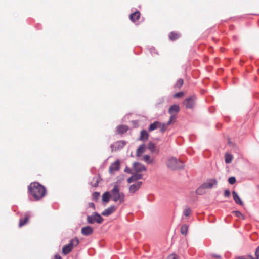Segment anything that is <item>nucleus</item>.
<instances>
[{
	"label": "nucleus",
	"instance_id": "f03ea898",
	"mask_svg": "<svg viewBox=\"0 0 259 259\" xmlns=\"http://www.w3.org/2000/svg\"><path fill=\"white\" fill-rule=\"evenodd\" d=\"M166 164L168 168L174 170L181 169L184 167L183 162L174 157L168 158Z\"/></svg>",
	"mask_w": 259,
	"mask_h": 259
},
{
	"label": "nucleus",
	"instance_id": "423d86ee",
	"mask_svg": "<svg viewBox=\"0 0 259 259\" xmlns=\"http://www.w3.org/2000/svg\"><path fill=\"white\" fill-rule=\"evenodd\" d=\"M218 182L214 179H209L207 180L205 183H204L202 185V188H204L205 189H211L217 185Z\"/></svg>",
	"mask_w": 259,
	"mask_h": 259
},
{
	"label": "nucleus",
	"instance_id": "ea45409f",
	"mask_svg": "<svg viewBox=\"0 0 259 259\" xmlns=\"http://www.w3.org/2000/svg\"><path fill=\"white\" fill-rule=\"evenodd\" d=\"M230 195V192L228 190H226L224 192V196L225 197H229Z\"/></svg>",
	"mask_w": 259,
	"mask_h": 259
},
{
	"label": "nucleus",
	"instance_id": "6ab92c4d",
	"mask_svg": "<svg viewBox=\"0 0 259 259\" xmlns=\"http://www.w3.org/2000/svg\"><path fill=\"white\" fill-rule=\"evenodd\" d=\"M111 197V192L107 191L103 193L102 195V201L104 202L108 203L110 200V198Z\"/></svg>",
	"mask_w": 259,
	"mask_h": 259
},
{
	"label": "nucleus",
	"instance_id": "4c0bfd02",
	"mask_svg": "<svg viewBox=\"0 0 259 259\" xmlns=\"http://www.w3.org/2000/svg\"><path fill=\"white\" fill-rule=\"evenodd\" d=\"M184 95V93L183 92H178V93H176L174 96L175 98H180V97H181L183 96Z\"/></svg>",
	"mask_w": 259,
	"mask_h": 259
},
{
	"label": "nucleus",
	"instance_id": "f257e3e1",
	"mask_svg": "<svg viewBox=\"0 0 259 259\" xmlns=\"http://www.w3.org/2000/svg\"><path fill=\"white\" fill-rule=\"evenodd\" d=\"M28 190L36 200L41 199L46 193L45 188L37 182L31 183L28 187Z\"/></svg>",
	"mask_w": 259,
	"mask_h": 259
},
{
	"label": "nucleus",
	"instance_id": "39448f33",
	"mask_svg": "<svg viewBox=\"0 0 259 259\" xmlns=\"http://www.w3.org/2000/svg\"><path fill=\"white\" fill-rule=\"evenodd\" d=\"M103 220L101 215L96 212H93L92 215H88L87 217V221L89 224H94L95 222L101 224Z\"/></svg>",
	"mask_w": 259,
	"mask_h": 259
},
{
	"label": "nucleus",
	"instance_id": "f704fd0d",
	"mask_svg": "<svg viewBox=\"0 0 259 259\" xmlns=\"http://www.w3.org/2000/svg\"><path fill=\"white\" fill-rule=\"evenodd\" d=\"M234 213L236 217H237L238 218L241 217L243 219H244L243 215L240 211H234Z\"/></svg>",
	"mask_w": 259,
	"mask_h": 259
},
{
	"label": "nucleus",
	"instance_id": "dca6fc26",
	"mask_svg": "<svg viewBox=\"0 0 259 259\" xmlns=\"http://www.w3.org/2000/svg\"><path fill=\"white\" fill-rule=\"evenodd\" d=\"M30 215L28 213H26L25 214V218L24 219L21 218L19 220V226L20 227L23 226L25 225L28 221Z\"/></svg>",
	"mask_w": 259,
	"mask_h": 259
},
{
	"label": "nucleus",
	"instance_id": "b1692460",
	"mask_svg": "<svg viewBox=\"0 0 259 259\" xmlns=\"http://www.w3.org/2000/svg\"><path fill=\"white\" fill-rule=\"evenodd\" d=\"M160 124V122L158 121H155L153 123L151 124L149 126V131L151 132L154 130L158 128V126Z\"/></svg>",
	"mask_w": 259,
	"mask_h": 259
},
{
	"label": "nucleus",
	"instance_id": "c756f323",
	"mask_svg": "<svg viewBox=\"0 0 259 259\" xmlns=\"http://www.w3.org/2000/svg\"><path fill=\"white\" fill-rule=\"evenodd\" d=\"M99 183L98 178L94 177L93 179V181L91 182V185L94 187H97Z\"/></svg>",
	"mask_w": 259,
	"mask_h": 259
},
{
	"label": "nucleus",
	"instance_id": "a211bd4d",
	"mask_svg": "<svg viewBox=\"0 0 259 259\" xmlns=\"http://www.w3.org/2000/svg\"><path fill=\"white\" fill-rule=\"evenodd\" d=\"M180 108L177 105H174L171 106L168 110L169 114L172 115L174 113H178L179 111Z\"/></svg>",
	"mask_w": 259,
	"mask_h": 259
},
{
	"label": "nucleus",
	"instance_id": "72a5a7b5",
	"mask_svg": "<svg viewBox=\"0 0 259 259\" xmlns=\"http://www.w3.org/2000/svg\"><path fill=\"white\" fill-rule=\"evenodd\" d=\"M228 182L230 184L232 185L235 183L236 179L234 177H231L229 178Z\"/></svg>",
	"mask_w": 259,
	"mask_h": 259
},
{
	"label": "nucleus",
	"instance_id": "9d476101",
	"mask_svg": "<svg viewBox=\"0 0 259 259\" xmlns=\"http://www.w3.org/2000/svg\"><path fill=\"white\" fill-rule=\"evenodd\" d=\"M93 228L90 226L83 227L81 229V233L84 236L90 235L93 234Z\"/></svg>",
	"mask_w": 259,
	"mask_h": 259
},
{
	"label": "nucleus",
	"instance_id": "bb28decb",
	"mask_svg": "<svg viewBox=\"0 0 259 259\" xmlns=\"http://www.w3.org/2000/svg\"><path fill=\"white\" fill-rule=\"evenodd\" d=\"M188 226L187 225H186V224L183 225L181 226V233L185 235H187V232H188Z\"/></svg>",
	"mask_w": 259,
	"mask_h": 259
},
{
	"label": "nucleus",
	"instance_id": "5701e85b",
	"mask_svg": "<svg viewBox=\"0 0 259 259\" xmlns=\"http://www.w3.org/2000/svg\"><path fill=\"white\" fill-rule=\"evenodd\" d=\"M140 14L139 12L137 11L135 13H133L130 15V19L134 22L136 20H138L139 18L140 17Z\"/></svg>",
	"mask_w": 259,
	"mask_h": 259
},
{
	"label": "nucleus",
	"instance_id": "a878e982",
	"mask_svg": "<svg viewBox=\"0 0 259 259\" xmlns=\"http://www.w3.org/2000/svg\"><path fill=\"white\" fill-rule=\"evenodd\" d=\"M180 37V35L178 33L174 32H171L169 35V38L171 40H175Z\"/></svg>",
	"mask_w": 259,
	"mask_h": 259
},
{
	"label": "nucleus",
	"instance_id": "6e6552de",
	"mask_svg": "<svg viewBox=\"0 0 259 259\" xmlns=\"http://www.w3.org/2000/svg\"><path fill=\"white\" fill-rule=\"evenodd\" d=\"M126 142L125 141H119L111 145L112 150H118L122 148L126 145Z\"/></svg>",
	"mask_w": 259,
	"mask_h": 259
},
{
	"label": "nucleus",
	"instance_id": "ddd939ff",
	"mask_svg": "<svg viewBox=\"0 0 259 259\" xmlns=\"http://www.w3.org/2000/svg\"><path fill=\"white\" fill-rule=\"evenodd\" d=\"M142 175L141 174L135 172V173L133 174L132 176L127 179V181L128 183H131L134 181L140 180L142 179Z\"/></svg>",
	"mask_w": 259,
	"mask_h": 259
},
{
	"label": "nucleus",
	"instance_id": "c9c22d12",
	"mask_svg": "<svg viewBox=\"0 0 259 259\" xmlns=\"http://www.w3.org/2000/svg\"><path fill=\"white\" fill-rule=\"evenodd\" d=\"M204 189H205L204 188H202V185H201L199 188H198L196 190V192L197 194L201 195L203 193L202 190Z\"/></svg>",
	"mask_w": 259,
	"mask_h": 259
},
{
	"label": "nucleus",
	"instance_id": "de8ad7c7",
	"mask_svg": "<svg viewBox=\"0 0 259 259\" xmlns=\"http://www.w3.org/2000/svg\"><path fill=\"white\" fill-rule=\"evenodd\" d=\"M258 187H259V186H258Z\"/></svg>",
	"mask_w": 259,
	"mask_h": 259
},
{
	"label": "nucleus",
	"instance_id": "37998d69",
	"mask_svg": "<svg viewBox=\"0 0 259 259\" xmlns=\"http://www.w3.org/2000/svg\"><path fill=\"white\" fill-rule=\"evenodd\" d=\"M149 51H150V53H151L152 54H153L154 53H155V49L153 48H150ZM155 53H157L155 52Z\"/></svg>",
	"mask_w": 259,
	"mask_h": 259
},
{
	"label": "nucleus",
	"instance_id": "a18cd8bd",
	"mask_svg": "<svg viewBox=\"0 0 259 259\" xmlns=\"http://www.w3.org/2000/svg\"><path fill=\"white\" fill-rule=\"evenodd\" d=\"M212 256H214L215 258H219L221 257V256L220 255H214V254H213V255H212Z\"/></svg>",
	"mask_w": 259,
	"mask_h": 259
},
{
	"label": "nucleus",
	"instance_id": "cd10ccee",
	"mask_svg": "<svg viewBox=\"0 0 259 259\" xmlns=\"http://www.w3.org/2000/svg\"><path fill=\"white\" fill-rule=\"evenodd\" d=\"M233 159V156L231 154L227 153L225 155V162L226 163H230Z\"/></svg>",
	"mask_w": 259,
	"mask_h": 259
},
{
	"label": "nucleus",
	"instance_id": "c03bdc74",
	"mask_svg": "<svg viewBox=\"0 0 259 259\" xmlns=\"http://www.w3.org/2000/svg\"><path fill=\"white\" fill-rule=\"evenodd\" d=\"M89 206L90 207L93 208L94 209H95V204L94 203H90L89 204Z\"/></svg>",
	"mask_w": 259,
	"mask_h": 259
},
{
	"label": "nucleus",
	"instance_id": "49530a36",
	"mask_svg": "<svg viewBox=\"0 0 259 259\" xmlns=\"http://www.w3.org/2000/svg\"><path fill=\"white\" fill-rule=\"evenodd\" d=\"M237 259H248V258H246L244 256H239L237 257Z\"/></svg>",
	"mask_w": 259,
	"mask_h": 259
},
{
	"label": "nucleus",
	"instance_id": "4be33fe9",
	"mask_svg": "<svg viewBox=\"0 0 259 259\" xmlns=\"http://www.w3.org/2000/svg\"><path fill=\"white\" fill-rule=\"evenodd\" d=\"M148 137L149 134L148 132L145 130H142L141 132V136L139 139L142 141L146 140L148 139Z\"/></svg>",
	"mask_w": 259,
	"mask_h": 259
},
{
	"label": "nucleus",
	"instance_id": "2eb2a0df",
	"mask_svg": "<svg viewBox=\"0 0 259 259\" xmlns=\"http://www.w3.org/2000/svg\"><path fill=\"white\" fill-rule=\"evenodd\" d=\"M232 195H233V199L236 204H239L241 206L243 205V203L242 201L241 200V199H240V198L239 197V196H238V195L235 191H233L232 192Z\"/></svg>",
	"mask_w": 259,
	"mask_h": 259
},
{
	"label": "nucleus",
	"instance_id": "a19ab883",
	"mask_svg": "<svg viewBox=\"0 0 259 259\" xmlns=\"http://www.w3.org/2000/svg\"><path fill=\"white\" fill-rule=\"evenodd\" d=\"M124 171L127 173L132 174V170L130 169V168L126 167Z\"/></svg>",
	"mask_w": 259,
	"mask_h": 259
},
{
	"label": "nucleus",
	"instance_id": "f8f14e48",
	"mask_svg": "<svg viewBox=\"0 0 259 259\" xmlns=\"http://www.w3.org/2000/svg\"><path fill=\"white\" fill-rule=\"evenodd\" d=\"M142 184V182H138L133 185H131L130 187V192L134 193L141 187Z\"/></svg>",
	"mask_w": 259,
	"mask_h": 259
},
{
	"label": "nucleus",
	"instance_id": "393cba45",
	"mask_svg": "<svg viewBox=\"0 0 259 259\" xmlns=\"http://www.w3.org/2000/svg\"><path fill=\"white\" fill-rule=\"evenodd\" d=\"M143 159L148 164H152L154 162L153 159H151L148 155H145L143 157Z\"/></svg>",
	"mask_w": 259,
	"mask_h": 259
},
{
	"label": "nucleus",
	"instance_id": "4468645a",
	"mask_svg": "<svg viewBox=\"0 0 259 259\" xmlns=\"http://www.w3.org/2000/svg\"><path fill=\"white\" fill-rule=\"evenodd\" d=\"M116 207L115 206H111L108 208L105 209L102 213L104 216H109L115 211Z\"/></svg>",
	"mask_w": 259,
	"mask_h": 259
},
{
	"label": "nucleus",
	"instance_id": "473e14b6",
	"mask_svg": "<svg viewBox=\"0 0 259 259\" xmlns=\"http://www.w3.org/2000/svg\"><path fill=\"white\" fill-rule=\"evenodd\" d=\"M183 84V79H179L176 84V86L178 88H180Z\"/></svg>",
	"mask_w": 259,
	"mask_h": 259
},
{
	"label": "nucleus",
	"instance_id": "e433bc0d",
	"mask_svg": "<svg viewBox=\"0 0 259 259\" xmlns=\"http://www.w3.org/2000/svg\"><path fill=\"white\" fill-rule=\"evenodd\" d=\"M166 259H178V256L175 254L169 255Z\"/></svg>",
	"mask_w": 259,
	"mask_h": 259
},
{
	"label": "nucleus",
	"instance_id": "7c9ffc66",
	"mask_svg": "<svg viewBox=\"0 0 259 259\" xmlns=\"http://www.w3.org/2000/svg\"><path fill=\"white\" fill-rule=\"evenodd\" d=\"M158 128H160V131L162 132V133H163L167 128V126H166V124H165V123H163V124H161L160 122V124L158 126Z\"/></svg>",
	"mask_w": 259,
	"mask_h": 259
},
{
	"label": "nucleus",
	"instance_id": "412c9836",
	"mask_svg": "<svg viewBox=\"0 0 259 259\" xmlns=\"http://www.w3.org/2000/svg\"><path fill=\"white\" fill-rule=\"evenodd\" d=\"M148 148L151 153H158L159 152L158 150L156 149L155 144L152 142H150L148 144Z\"/></svg>",
	"mask_w": 259,
	"mask_h": 259
},
{
	"label": "nucleus",
	"instance_id": "7ed1b4c3",
	"mask_svg": "<svg viewBox=\"0 0 259 259\" xmlns=\"http://www.w3.org/2000/svg\"><path fill=\"white\" fill-rule=\"evenodd\" d=\"M111 198L114 202L119 201L120 203H122L124 201V194L122 192H120L119 187L115 185L111 191Z\"/></svg>",
	"mask_w": 259,
	"mask_h": 259
},
{
	"label": "nucleus",
	"instance_id": "20e7f679",
	"mask_svg": "<svg viewBox=\"0 0 259 259\" xmlns=\"http://www.w3.org/2000/svg\"><path fill=\"white\" fill-rule=\"evenodd\" d=\"M79 243V240L77 238L75 237L70 241L69 244L65 245L62 248V253L64 255H67L72 250L74 247L77 246Z\"/></svg>",
	"mask_w": 259,
	"mask_h": 259
},
{
	"label": "nucleus",
	"instance_id": "aec40b11",
	"mask_svg": "<svg viewBox=\"0 0 259 259\" xmlns=\"http://www.w3.org/2000/svg\"><path fill=\"white\" fill-rule=\"evenodd\" d=\"M128 130V127L125 125H120L117 127L116 131L119 134H122L126 132Z\"/></svg>",
	"mask_w": 259,
	"mask_h": 259
},
{
	"label": "nucleus",
	"instance_id": "0eeeda50",
	"mask_svg": "<svg viewBox=\"0 0 259 259\" xmlns=\"http://www.w3.org/2000/svg\"><path fill=\"white\" fill-rule=\"evenodd\" d=\"M133 168L135 172L137 173L141 172L142 171H146L147 170L146 167L143 164L136 162L133 164Z\"/></svg>",
	"mask_w": 259,
	"mask_h": 259
},
{
	"label": "nucleus",
	"instance_id": "79ce46f5",
	"mask_svg": "<svg viewBox=\"0 0 259 259\" xmlns=\"http://www.w3.org/2000/svg\"><path fill=\"white\" fill-rule=\"evenodd\" d=\"M174 116L172 115H171L170 117V119H169V120L168 121V122L166 124V126H167L168 125H170L172 122V120L174 118Z\"/></svg>",
	"mask_w": 259,
	"mask_h": 259
},
{
	"label": "nucleus",
	"instance_id": "9b49d317",
	"mask_svg": "<svg viewBox=\"0 0 259 259\" xmlns=\"http://www.w3.org/2000/svg\"><path fill=\"white\" fill-rule=\"evenodd\" d=\"M184 105L187 108H192L195 105V98L191 97L185 100Z\"/></svg>",
	"mask_w": 259,
	"mask_h": 259
},
{
	"label": "nucleus",
	"instance_id": "1a4fd4ad",
	"mask_svg": "<svg viewBox=\"0 0 259 259\" xmlns=\"http://www.w3.org/2000/svg\"><path fill=\"white\" fill-rule=\"evenodd\" d=\"M120 168V162L119 160H116L112 163L109 169V172L111 174H114L115 171L118 170Z\"/></svg>",
	"mask_w": 259,
	"mask_h": 259
},
{
	"label": "nucleus",
	"instance_id": "c85d7f7f",
	"mask_svg": "<svg viewBox=\"0 0 259 259\" xmlns=\"http://www.w3.org/2000/svg\"><path fill=\"white\" fill-rule=\"evenodd\" d=\"M191 210L190 208L186 207L184 209L183 211V214L186 217H188L190 215Z\"/></svg>",
	"mask_w": 259,
	"mask_h": 259
},
{
	"label": "nucleus",
	"instance_id": "f3484780",
	"mask_svg": "<svg viewBox=\"0 0 259 259\" xmlns=\"http://www.w3.org/2000/svg\"><path fill=\"white\" fill-rule=\"evenodd\" d=\"M146 149V145L145 144H141L138 147L136 151V155L138 157H140L145 152Z\"/></svg>",
	"mask_w": 259,
	"mask_h": 259
},
{
	"label": "nucleus",
	"instance_id": "58836bf2",
	"mask_svg": "<svg viewBox=\"0 0 259 259\" xmlns=\"http://www.w3.org/2000/svg\"><path fill=\"white\" fill-rule=\"evenodd\" d=\"M255 255L256 256V259H259V246L257 247L256 249Z\"/></svg>",
	"mask_w": 259,
	"mask_h": 259
},
{
	"label": "nucleus",
	"instance_id": "2f4dec72",
	"mask_svg": "<svg viewBox=\"0 0 259 259\" xmlns=\"http://www.w3.org/2000/svg\"><path fill=\"white\" fill-rule=\"evenodd\" d=\"M99 196H100V193L99 192H95L93 193V194L92 195L93 199H94L95 200H96L98 199Z\"/></svg>",
	"mask_w": 259,
	"mask_h": 259
}]
</instances>
